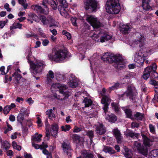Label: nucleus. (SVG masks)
<instances>
[{
	"instance_id": "obj_51",
	"label": "nucleus",
	"mask_w": 158,
	"mask_h": 158,
	"mask_svg": "<svg viewBox=\"0 0 158 158\" xmlns=\"http://www.w3.org/2000/svg\"><path fill=\"white\" fill-rule=\"evenodd\" d=\"M127 135L129 136L131 138L137 137L138 135L135 133L129 132L127 134Z\"/></svg>"
},
{
	"instance_id": "obj_20",
	"label": "nucleus",
	"mask_w": 158,
	"mask_h": 158,
	"mask_svg": "<svg viewBox=\"0 0 158 158\" xmlns=\"http://www.w3.org/2000/svg\"><path fill=\"white\" fill-rule=\"evenodd\" d=\"M143 144L146 147H150L152 145V141L148 138L146 136L143 135Z\"/></svg>"
},
{
	"instance_id": "obj_23",
	"label": "nucleus",
	"mask_w": 158,
	"mask_h": 158,
	"mask_svg": "<svg viewBox=\"0 0 158 158\" xmlns=\"http://www.w3.org/2000/svg\"><path fill=\"white\" fill-rule=\"evenodd\" d=\"M131 29V27L128 25H123L121 26L120 31L123 33L126 34L128 33V31Z\"/></svg>"
},
{
	"instance_id": "obj_17",
	"label": "nucleus",
	"mask_w": 158,
	"mask_h": 158,
	"mask_svg": "<svg viewBox=\"0 0 158 158\" xmlns=\"http://www.w3.org/2000/svg\"><path fill=\"white\" fill-rule=\"evenodd\" d=\"M113 134L115 137L118 143H121L123 139V137L121 135L120 131L117 128H115L113 130Z\"/></svg>"
},
{
	"instance_id": "obj_58",
	"label": "nucleus",
	"mask_w": 158,
	"mask_h": 158,
	"mask_svg": "<svg viewBox=\"0 0 158 158\" xmlns=\"http://www.w3.org/2000/svg\"><path fill=\"white\" fill-rule=\"evenodd\" d=\"M133 77L132 73H128L126 74L124 77L123 79L125 80L128 79L131 77Z\"/></svg>"
},
{
	"instance_id": "obj_39",
	"label": "nucleus",
	"mask_w": 158,
	"mask_h": 158,
	"mask_svg": "<svg viewBox=\"0 0 158 158\" xmlns=\"http://www.w3.org/2000/svg\"><path fill=\"white\" fill-rule=\"evenodd\" d=\"M22 24L19 23H14L13 25L10 27V30H13L16 28L21 29Z\"/></svg>"
},
{
	"instance_id": "obj_24",
	"label": "nucleus",
	"mask_w": 158,
	"mask_h": 158,
	"mask_svg": "<svg viewBox=\"0 0 158 158\" xmlns=\"http://www.w3.org/2000/svg\"><path fill=\"white\" fill-rule=\"evenodd\" d=\"M42 136V135L39 134L38 133H36L35 135L33 136L32 139L35 141L39 142L41 141V138Z\"/></svg>"
},
{
	"instance_id": "obj_28",
	"label": "nucleus",
	"mask_w": 158,
	"mask_h": 158,
	"mask_svg": "<svg viewBox=\"0 0 158 158\" xmlns=\"http://www.w3.org/2000/svg\"><path fill=\"white\" fill-rule=\"evenodd\" d=\"M78 84L77 81L75 79L70 80V81L68 82L69 86L72 88L76 87L78 85Z\"/></svg>"
},
{
	"instance_id": "obj_40",
	"label": "nucleus",
	"mask_w": 158,
	"mask_h": 158,
	"mask_svg": "<svg viewBox=\"0 0 158 158\" xmlns=\"http://www.w3.org/2000/svg\"><path fill=\"white\" fill-rule=\"evenodd\" d=\"M86 135L89 136L90 140L91 143L93 142L92 139L94 136V131H90L86 132Z\"/></svg>"
},
{
	"instance_id": "obj_44",
	"label": "nucleus",
	"mask_w": 158,
	"mask_h": 158,
	"mask_svg": "<svg viewBox=\"0 0 158 158\" xmlns=\"http://www.w3.org/2000/svg\"><path fill=\"white\" fill-rule=\"evenodd\" d=\"M119 84L118 83H115L113 86L111 87H110L108 89V91L110 92L111 91H112V90H114L116 89H117L119 88Z\"/></svg>"
},
{
	"instance_id": "obj_3",
	"label": "nucleus",
	"mask_w": 158,
	"mask_h": 158,
	"mask_svg": "<svg viewBox=\"0 0 158 158\" xmlns=\"http://www.w3.org/2000/svg\"><path fill=\"white\" fill-rule=\"evenodd\" d=\"M106 9L109 13H118L121 9L119 0H107L106 5Z\"/></svg>"
},
{
	"instance_id": "obj_18",
	"label": "nucleus",
	"mask_w": 158,
	"mask_h": 158,
	"mask_svg": "<svg viewBox=\"0 0 158 158\" xmlns=\"http://www.w3.org/2000/svg\"><path fill=\"white\" fill-rule=\"evenodd\" d=\"M137 38L135 41L136 44H139L140 46H142L145 40L144 36L140 34H138L137 35Z\"/></svg>"
},
{
	"instance_id": "obj_15",
	"label": "nucleus",
	"mask_w": 158,
	"mask_h": 158,
	"mask_svg": "<svg viewBox=\"0 0 158 158\" xmlns=\"http://www.w3.org/2000/svg\"><path fill=\"white\" fill-rule=\"evenodd\" d=\"M110 101L111 99L108 96L104 97L101 100V103L104 105L103 108L105 114L106 113L108 110V106L110 104Z\"/></svg>"
},
{
	"instance_id": "obj_56",
	"label": "nucleus",
	"mask_w": 158,
	"mask_h": 158,
	"mask_svg": "<svg viewBox=\"0 0 158 158\" xmlns=\"http://www.w3.org/2000/svg\"><path fill=\"white\" fill-rule=\"evenodd\" d=\"M72 138L75 141L79 142L80 141V137L78 135L73 134L72 136Z\"/></svg>"
},
{
	"instance_id": "obj_26",
	"label": "nucleus",
	"mask_w": 158,
	"mask_h": 158,
	"mask_svg": "<svg viewBox=\"0 0 158 158\" xmlns=\"http://www.w3.org/2000/svg\"><path fill=\"white\" fill-rule=\"evenodd\" d=\"M149 156L151 158H158V149L153 150L149 154Z\"/></svg>"
},
{
	"instance_id": "obj_37",
	"label": "nucleus",
	"mask_w": 158,
	"mask_h": 158,
	"mask_svg": "<svg viewBox=\"0 0 158 158\" xmlns=\"http://www.w3.org/2000/svg\"><path fill=\"white\" fill-rule=\"evenodd\" d=\"M149 84L154 85V87L155 88V91L156 93H158V84L157 82L153 80H151L149 82Z\"/></svg>"
},
{
	"instance_id": "obj_62",
	"label": "nucleus",
	"mask_w": 158,
	"mask_h": 158,
	"mask_svg": "<svg viewBox=\"0 0 158 158\" xmlns=\"http://www.w3.org/2000/svg\"><path fill=\"white\" fill-rule=\"evenodd\" d=\"M53 97L55 98H56L58 100H61V101H62L64 99V98H63V99H62V98H60V96L59 95H58L56 94H53Z\"/></svg>"
},
{
	"instance_id": "obj_35",
	"label": "nucleus",
	"mask_w": 158,
	"mask_h": 158,
	"mask_svg": "<svg viewBox=\"0 0 158 158\" xmlns=\"http://www.w3.org/2000/svg\"><path fill=\"white\" fill-rule=\"evenodd\" d=\"M66 8H58V10L60 12V13L61 15L67 18L68 16V14L66 11Z\"/></svg>"
},
{
	"instance_id": "obj_22",
	"label": "nucleus",
	"mask_w": 158,
	"mask_h": 158,
	"mask_svg": "<svg viewBox=\"0 0 158 158\" xmlns=\"http://www.w3.org/2000/svg\"><path fill=\"white\" fill-rule=\"evenodd\" d=\"M32 145L33 147H34L36 149H39L40 148L41 149L46 148L48 147V146L46 143L43 142L41 145H39L36 144H35L32 143Z\"/></svg>"
},
{
	"instance_id": "obj_60",
	"label": "nucleus",
	"mask_w": 158,
	"mask_h": 158,
	"mask_svg": "<svg viewBox=\"0 0 158 158\" xmlns=\"http://www.w3.org/2000/svg\"><path fill=\"white\" fill-rule=\"evenodd\" d=\"M47 76L48 78L49 77L52 78H53L54 77V73L51 70L49 71L48 74L47 75Z\"/></svg>"
},
{
	"instance_id": "obj_47",
	"label": "nucleus",
	"mask_w": 158,
	"mask_h": 158,
	"mask_svg": "<svg viewBox=\"0 0 158 158\" xmlns=\"http://www.w3.org/2000/svg\"><path fill=\"white\" fill-rule=\"evenodd\" d=\"M134 116L135 117L138 118H144V114L139 112H136L134 115Z\"/></svg>"
},
{
	"instance_id": "obj_29",
	"label": "nucleus",
	"mask_w": 158,
	"mask_h": 158,
	"mask_svg": "<svg viewBox=\"0 0 158 158\" xmlns=\"http://www.w3.org/2000/svg\"><path fill=\"white\" fill-rule=\"evenodd\" d=\"M125 156L127 158H132V152L127 148L125 149V152L123 153Z\"/></svg>"
},
{
	"instance_id": "obj_19",
	"label": "nucleus",
	"mask_w": 158,
	"mask_h": 158,
	"mask_svg": "<svg viewBox=\"0 0 158 158\" xmlns=\"http://www.w3.org/2000/svg\"><path fill=\"white\" fill-rule=\"evenodd\" d=\"M81 153L83 158H94L93 154L86 150L82 151Z\"/></svg>"
},
{
	"instance_id": "obj_7",
	"label": "nucleus",
	"mask_w": 158,
	"mask_h": 158,
	"mask_svg": "<svg viewBox=\"0 0 158 158\" xmlns=\"http://www.w3.org/2000/svg\"><path fill=\"white\" fill-rule=\"evenodd\" d=\"M156 69L157 66L155 63H153L152 65L147 67L144 70L143 78L147 80L149 77L150 74L156 73Z\"/></svg>"
},
{
	"instance_id": "obj_1",
	"label": "nucleus",
	"mask_w": 158,
	"mask_h": 158,
	"mask_svg": "<svg viewBox=\"0 0 158 158\" xmlns=\"http://www.w3.org/2000/svg\"><path fill=\"white\" fill-rule=\"evenodd\" d=\"M104 56V58L107 60H109L110 59L112 61H114V66L115 68L121 69L125 67L126 62L121 56L108 52L105 53Z\"/></svg>"
},
{
	"instance_id": "obj_41",
	"label": "nucleus",
	"mask_w": 158,
	"mask_h": 158,
	"mask_svg": "<svg viewBox=\"0 0 158 158\" xmlns=\"http://www.w3.org/2000/svg\"><path fill=\"white\" fill-rule=\"evenodd\" d=\"M12 76L15 77V78L17 81V83H19V81L22 77L21 75L17 72H15L12 74Z\"/></svg>"
},
{
	"instance_id": "obj_32",
	"label": "nucleus",
	"mask_w": 158,
	"mask_h": 158,
	"mask_svg": "<svg viewBox=\"0 0 158 158\" xmlns=\"http://www.w3.org/2000/svg\"><path fill=\"white\" fill-rule=\"evenodd\" d=\"M122 108L124 110L127 117L128 118H131L132 116V111L131 110L129 109H125L124 107H122Z\"/></svg>"
},
{
	"instance_id": "obj_64",
	"label": "nucleus",
	"mask_w": 158,
	"mask_h": 158,
	"mask_svg": "<svg viewBox=\"0 0 158 158\" xmlns=\"http://www.w3.org/2000/svg\"><path fill=\"white\" fill-rule=\"evenodd\" d=\"M6 151V155L8 156H12L14 155V153L11 150H9Z\"/></svg>"
},
{
	"instance_id": "obj_9",
	"label": "nucleus",
	"mask_w": 158,
	"mask_h": 158,
	"mask_svg": "<svg viewBox=\"0 0 158 158\" xmlns=\"http://www.w3.org/2000/svg\"><path fill=\"white\" fill-rule=\"evenodd\" d=\"M98 7V3L96 0H86L85 8L90 11H96Z\"/></svg>"
},
{
	"instance_id": "obj_2",
	"label": "nucleus",
	"mask_w": 158,
	"mask_h": 158,
	"mask_svg": "<svg viewBox=\"0 0 158 158\" xmlns=\"http://www.w3.org/2000/svg\"><path fill=\"white\" fill-rule=\"evenodd\" d=\"M28 62L31 72L35 75L42 72L46 65L44 62L41 60H36L34 62L28 59Z\"/></svg>"
},
{
	"instance_id": "obj_10",
	"label": "nucleus",
	"mask_w": 158,
	"mask_h": 158,
	"mask_svg": "<svg viewBox=\"0 0 158 158\" xmlns=\"http://www.w3.org/2000/svg\"><path fill=\"white\" fill-rule=\"evenodd\" d=\"M51 89L52 91L59 90L60 93L64 95L65 94V90L66 89V85L64 84L55 83L52 85Z\"/></svg>"
},
{
	"instance_id": "obj_53",
	"label": "nucleus",
	"mask_w": 158,
	"mask_h": 158,
	"mask_svg": "<svg viewBox=\"0 0 158 158\" xmlns=\"http://www.w3.org/2000/svg\"><path fill=\"white\" fill-rule=\"evenodd\" d=\"M56 78L58 81H61L64 79L63 75L59 73H56Z\"/></svg>"
},
{
	"instance_id": "obj_46",
	"label": "nucleus",
	"mask_w": 158,
	"mask_h": 158,
	"mask_svg": "<svg viewBox=\"0 0 158 158\" xmlns=\"http://www.w3.org/2000/svg\"><path fill=\"white\" fill-rule=\"evenodd\" d=\"M71 127L69 125H66L65 126H62L61 127V130L63 131H69Z\"/></svg>"
},
{
	"instance_id": "obj_49",
	"label": "nucleus",
	"mask_w": 158,
	"mask_h": 158,
	"mask_svg": "<svg viewBox=\"0 0 158 158\" xmlns=\"http://www.w3.org/2000/svg\"><path fill=\"white\" fill-rule=\"evenodd\" d=\"M111 106L114 108L116 112H118L119 110V108L118 107V104L116 103L113 102L111 103Z\"/></svg>"
},
{
	"instance_id": "obj_6",
	"label": "nucleus",
	"mask_w": 158,
	"mask_h": 158,
	"mask_svg": "<svg viewBox=\"0 0 158 158\" xmlns=\"http://www.w3.org/2000/svg\"><path fill=\"white\" fill-rule=\"evenodd\" d=\"M92 38L97 42L103 43L111 39L112 36L106 33L100 32L98 34L94 33Z\"/></svg>"
},
{
	"instance_id": "obj_43",
	"label": "nucleus",
	"mask_w": 158,
	"mask_h": 158,
	"mask_svg": "<svg viewBox=\"0 0 158 158\" xmlns=\"http://www.w3.org/2000/svg\"><path fill=\"white\" fill-rule=\"evenodd\" d=\"M50 4L52 8L54 10H56L57 8V4L56 2L53 0H51L50 1Z\"/></svg>"
},
{
	"instance_id": "obj_14",
	"label": "nucleus",
	"mask_w": 158,
	"mask_h": 158,
	"mask_svg": "<svg viewBox=\"0 0 158 158\" xmlns=\"http://www.w3.org/2000/svg\"><path fill=\"white\" fill-rule=\"evenodd\" d=\"M96 132L100 135L104 134L106 131V127L102 123H98L95 125Z\"/></svg>"
},
{
	"instance_id": "obj_12",
	"label": "nucleus",
	"mask_w": 158,
	"mask_h": 158,
	"mask_svg": "<svg viewBox=\"0 0 158 158\" xmlns=\"http://www.w3.org/2000/svg\"><path fill=\"white\" fill-rule=\"evenodd\" d=\"M137 92L135 87L129 86L128 87L125 93L126 95L129 97V98L133 101L137 94Z\"/></svg>"
},
{
	"instance_id": "obj_33",
	"label": "nucleus",
	"mask_w": 158,
	"mask_h": 158,
	"mask_svg": "<svg viewBox=\"0 0 158 158\" xmlns=\"http://www.w3.org/2000/svg\"><path fill=\"white\" fill-rule=\"evenodd\" d=\"M59 2L60 3V5L58 7V8L60 7V8H66L68 6V3L65 0H59Z\"/></svg>"
},
{
	"instance_id": "obj_31",
	"label": "nucleus",
	"mask_w": 158,
	"mask_h": 158,
	"mask_svg": "<svg viewBox=\"0 0 158 158\" xmlns=\"http://www.w3.org/2000/svg\"><path fill=\"white\" fill-rule=\"evenodd\" d=\"M103 151L106 153L110 154H114L115 153L114 150L112 148L106 146H104Z\"/></svg>"
},
{
	"instance_id": "obj_11",
	"label": "nucleus",
	"mask_w": 158,
	"mask_h": 158,
	"mask_svg": "<svg viewBox=\"0 0 158 158\" xmlns=\"http://www.w3.org/2000/svg\"><path fill=\"white\" fill-rule=\"evenodd\" d=\"M144 55L140 51L135 55L134 61L139 64V66H142L143 64L145 59Z\"/></svg>"
},
{
	"instance_id": "obj_48",
	"label": "nucleus",
	"mask_w": 158,
	"mask_h": 158,
	"mask_svg": "<svg viewBox=\"0 0 158 158\" xmlns=\"http://www.w3.org/2000/svg\"><path fill=\"white\" fill-rule=\"evenodd\" d=\"M11 68V66H9L7 68V70L6 72H5L4 71L5 69V67L4 66H2L1 67V73L2 75H5L8 72L9 69Z\"/></svg>"
},
{
	"instance_id": "obj_30",
	"label": "nucleus",
	"mask_w": 158,
	"mask_h": 158,
	"mask_svg": "<svg viewBox=\"0 0 158 158\" xmlns=\"http://www.w3.org/2000/svg\"><path fill=\"white\" fill-rule=\"evenodd\" d=\"M40 19L43 25H48V17L46 18L44 15H41L40 17Z\"/></svg>"
},
{
	"instance_id": "obj_34",
	"label": "nucleus",
	"mask_w": 158,
	"mask_h": 158,
	"mask_svg": "<svg viewBox=\"0 0 158 158\" xmlns=\"http://www.w3.org/2000/svg\"><path fill=\"white\" fill-rule=\"evenodd\" d=\"M10 146V144L7 141H4L2 143V147L6 151L9 149Z\"/></svg>"
},
{
	"instance_id": "obj_54",
	"label": "nucleus",
	"mask_w": 158,
	"mask_h": 158,
	"mask_svg": "<svg viewBox=\"0 0 158 158\" xmlns=\"http://www.w3.org/2000/svg\"><path fill=\"white\" fill-rule=\"evenodd\" d=\"M11 109V108L10 106H7L4 107L3 109V113L4 114H7L10 111Z\"/></svg>"
},
{
	"instance_id": "obj_52",
	"label": "nucleus",
	"mask_w": 158,
	"mask_h": 158,
	"mask_svg": "<svg viewBox=\"0 0 158 158\" xmlns=\"http://www.w3.org/2000/svg\"><path fill=\"white\" fill-rule=\"evenodd\" d=\"M62 34L63 35H65L67 37L68 39L70 40L71 39V36L70 34L66 31L64 30H63L62 32Z\"/></svg>"
},
{
	"instance_id": "obj_4",
	"label": "nucleus",
	"mask_w": 158,
	"mask_h": 158,
	"mask_svg": "<svg viewBox=\"0 0 158 158\" xmlns=\"http://www.w3.org/2000/svg\"><path fill=\"white\" fill-rule=\"evenodd\" d=\"M44 121L45 125L46 136L47 137H49L50 134H51L52 136L56 137L59 128L57 124L56 123L53 124L51 126L50 129H49V125L47 119H45Z\"/></svg>"
},
{
	"instance_id": "obj_16",
	"label": "nucleus",
	"mask_w": 158,
	"mask_h": 158,
	"mask_svg": "<svg viewBox=\"0 0 158 158\" xmlns=\"http://www.w3.org/2000/svg\"><path fill=\"white\" fill-rule=\"evenodd\" d=\"M62 147L64 152L68 156L69 158H70L71 155L70 143L68 141H64Z\"/></svg>"
},
{
	"instance_id": "obj_55",
	"label": "nucleus",
	"mask_w": 158,
	"mask_h": 158,
	"mask_svg": "<svg viewBox=\"0 0 158 158\" xmlns=\"http://www.w3.org/2000/svg\"><path fill=\"white\" fill-rule=\"evenodd\" d=\"M7 125V128L5 131L4 133L5 134H6L8 131H10L12 130L13 128L11 126L8 124V123L6 122Z\"/></svg>"
},
{
	"instance_id": "obj_27",
	"label": "nucleus",
	"mask_w": 158,
	"mask_h": 158,
	"mask_svg": "<svg viewBox=\"0 0 158 158\" xmlns=\"http://www.w3.org/2000/svg\"><path fill=\"white\" fill-rule=\"evenodd\" d=\"M52 110L50 109L47 110L45 112L46 115L48 116L49 118H55L56 116L55 114L52 112Z\"/></svg>"
},
{
	"instance_id": "obj_38",
	"label": "nucleus",
	"mask_w": 158,
	"mask_h": 158,
	"mask_svg": "<svg viewBox=\"0 0 158 158\" xmlns=\"http://www.w3.org/2000/svg\"><path fill=\"white\" fill-rule=\"evenodd\" d=\"M83 102L85 103V107L91 106L92 103V102L91 99L86 98L84 99Z\"/></svg>"
},
{
	"instance_id": "obj_63",
	"label": "nucleus",
	"mask_w": 158,
	"mask_h": 158,
	"mask_svg": "<svg viewBox=\"0 0 158 158\" xmlns=\"http://www.w3.org/2000/svg\"><path fill=\"white\" fill-rule=\"evenodd\" d=\"M28 16L29 18H31L33 20H34L36 18H38L37 16L35 14H30Z\"/></svg>"
},
{
	"instance_id": "obj_59",
	"label": "nucleus",
	"mask_w": 158,
	"mask_h": 158,
	"mask_svg": "<svg viewBox=\"0 0 158 158\" xmlns=\"http://www.w3.org/2000/svg\"><path fill=\"white\" fill-rule=\"evenodd\" d=\"M149 128H150V132L153 134H154L155 132L154 126L152 124H150L149 125Z\"/></svg>"
},
{
	"instance_id": "obj_25",
	"label": "nucleus",
	"mask_w": 158,
	"mask_h": 158,
	"mask_svg": "<svg viewBox=\"0 0 158 158\" xmlns=\"http://www.w3.org/2000/svg\"><path fill=\"white\" fill-rule=\"evenodd\" d=\"M26 110V109L25 108L23 107L20 110L21 113L18 114L17 117L18 118H23L24 117V115H26L27 116H28L29 114V113L27 112V113H26V112L25 113L24 112V111H25Z\"/></svg>"
},
{
	"instance_id": "obj_13",
	"label": "nucleus",
	"mask_w": 158,
	"mask_h": 158,
	"mask_svg": "<svg viewBox=\"0 0 158 158\" xmlns=\"http://www.w3.org/2000/svg\"><path fill=\"white\" fill-rule=\"evenodd\" d=\"M134 145L139 152L144 155H146L147 154L148 152L147 148L145 147L141 146L140 143L135 141L134 143Z\"/></svg>"
},
{
	"instance_id": "obj_21",
	"label": "nucleus",
	"mask_w": 158,
	"mask_h": 158,
	"mask_svg": "<svg viewBox=\"0 0 158 158\" xmlns=\"http://www.w3.org/2000/svg\"><path fill=\"white\" fill-rule=\"evenodd\" d=\"M142 6L143 10H148L151 9V7L149 5L148 0H142Z\"/></svg>"
},
{
	"instance_id": "obj_57",
	"label": "nucleus",
	"mask_w": 158,
	"mask_h": 158,
	"mask_svg": "<svg viewBox=\"0 0 158 158\" xmlns=\"http://www.w3.org/2000/svg\"><path fill=\"white\" fill-rule=\"evenodd\" d=\"M35 9L39 11L40 12V13H44V10L42 8V7L40 6H35Z\"/></svg>"
},
{
	"instance_id": "obj_8",
	"label": "nucleus",
	"mask_w": 158,
	"mask_h": 158,
	"mask_svg": "<svg viewBox=\"0 0 158 158\" xmlns=\"http://www.w3.org/2000/svg\"><path fill=\"white\" fill-rule=\"evenodd\" d=\"M86 20L94 28H98L102 26V24L94 16H87Z\"/></svg>"
},
{
	"instance_id": "obj_61",
	"label": "nucleus",
	"mask_w": 158,
	"mask_h": 158,
	"mask_svg": "<svg viewBox=\"0 0 158 158\" xmlns=\"http://www.w3.org/2000/svg\"><path fill=\"white\" fill-rule=\"evenodd\" d=\"M42 44L44 46H46L48 45L49 43V41L47 39L42 40Z\"/></svg>"
},
{
	"instance_id": "obj_42",
	"label": "nucleus",
	"mask_w": 158,
	"mask_h": 158,
	"mask_svg": "<svg viewBox=\"0 0 158 158\" xmlns=\"http://www.w3.org/2000/svg\"><path fill=\"white\" fill-rule=\"evenodd\" d=\"M12 146L14 149H16L18 151H20L21 149V147L20 146L18 145L16 143L13 141L12 143Z\"/></svg>"
},
{
	"instance_id": "obj_50",
	"label": "nucleus",
	"mask_w": 158,
	"mask_h": 158,
	"mask_svg": "<svg viewBox=\"0 0 158 158\" xmlns=\"http://www.w3.org/2000/svg\"><path fill=\"white\" fill-rule=\"evenodd\" d=\"M50 1L48 0H43L42 2V5L46 8V10H47L48 9V6L49 5Z\"/></svg>"
},
{
	"instance_id": "obj_45",
	"label": "nucleus",
	"mask_w": 158,
	"mask_h": 158,
	"mask_svg": "<svg viewBox=\"0 0 158 158\" xmlns=\"http://www.w3.org/2000/svg\"><path fill=\"white\" fill-rule=\"evenodd\" d=\"M18 2L19 4L23 7L25 9L27 8L28 4L27 3H26V0H18Z\"/></svg>"
},
{
	"instance_id": "obj_5",
	"label": "nucleus",
	"mask_w": 158,
	"mask_h": 158,
	"mask_svg": "<svg viewBox=\"0 0 158 158\" xmlns=\"http://www.w3.org/2000/svg\"><path fill=\"white\" fill-rule=\"evenodd\" d=\"M66 56V52L65 50H60L55 51L53 55L51 54L48 55V57L50 60L58 62H60L64 60Z\"/></svg>"
},
{
	"instance_id": "obj_36",
	"label": "nucleus",
	"mask_w": 158,
	"mask_h": 158,
	"mask_svg": "<svg viewBox=\"0 0 158 158\" xmlns=\"http://www.w3.org/2000/svg\"><path fill=\"white\" fill-rule=\"evenodd\" d=\"M48 25L51 27L53 26H56V22L54 19L51 16L48 17Z\"/></svg>"
}]
</instances>
